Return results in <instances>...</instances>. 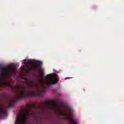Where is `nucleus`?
Here are the masks:
<instances>
[{
	"label": "nucleus",
	"instance_id": "f257e3e1",
	"mask_svg": "<svg viewBox=\"0 0 124 124\" xmlns=\"http://www.w3.org/2000/svg\"><path fill=\"white\" fill-rule=\"evenodd\" d=\"M40 105L37 107V106L34 104H31L29 103L24 108V111L23 113H22L21 112H19V115L16 118V124H24L26 123L28 117H31L32 115V111L31 110V108H34V109H37L38 107L41 108L42 111L44 112L46 111L47 108L50 109V110H53V111H56L58 110L60 115L62 116H66L70 120L72 124H76V119H73V114H74V110L72 108L70 107H67L66 110L68 112L69 114H66L62 111V109H60V107L58 105V103H40Z\"/></svg>",
	"mask_w": 124,
	"mask_h": 124
},
{
	"label": "nucleus",
	"instance_id": "f03ea898",
	"mask_svg": "<svg viewBox=\"0 0 124 124\" xmlns=\"http://www.w3.org/2000/svg\"><path fill=\"white\" fill-rule=\"evenodd\" d=\"M29 88L30 89L29 93H27V90L25 87H22L20 85H15V89L18 90L17 91V96L18 99H23L24 98H28L30 96H42V93L45 91V87H42L40 89H37L36 91L31 90L33 89L35 85L33 81H30V82L27 83Z\"/></svg>",
	"mask_w": 124,
	"mask_h": 124
},
{
	"label": "nucleus",
	"instance_id": "7ed1b4c3",
	"mask_svg": "<svg viewBox=\"0 0 124 124\" xmlns=\"http://www.w3.org/2000/svg\"><path fill=\"white\" fill-rule=\"evenodd\" d=\"M60 79V77L59 76L55 75V76H53L50 74L47 75L45 77L46 84L47 86H49L50 85H55V84H57L58 82H59V79Z\"/></svg>",
	"mask_w": 124,
	"mask_h": 124
},
{
	"label": "nucleus",
	"instance_id": "20e7f679",
	"mask_svg": "<svg viewBox=\"0 0 124 124\" xmlns=\"http://www.w3.org/2000/svg\"><path fill=\"white\" fill-rule=\"evenodd\" d=\"M42 66V62L36 61L33 62V65L31 67L32 69H35V70H40L41 79H43L44 77V69L41 68Z\"/></svg>",
	"mask_w": 124,
	"mask_h": 124
},
{
	"label": "nucleus",
	"instance_id": "39448f33",
	"mask_svg": "<svg viewBox=\"0 0 124 124\" xmlns=\"http://www.w3.org/2000/svg\"><path fill=\"white\" fill-rule=\"evenodd\" d=\"M5 114H6V110L0 108V119L2 116H4Z\"/></svg>",
	"mask_w": 124,
	"mask_h": 124
},
{
	"label": "nucleus",
	"instance_id": "423d86ee",
	"mask_svg": "<svg viewBox=\"0 0 124 124\" xmlns=\"http://www.w3.org/2000/svg\"><path fill=\"white\" fill-rule=\"evenodd\" d=\"M13 103H14V100H11L9 103L10 106H12L13 105Z\"/></svg>",
	"mask_w": 124,
	"mask_h": 124
},
{
	"label": "nucleus",
	"instance_id": "0eeeda50",
	"mask_svg": "<svg viewBox=\"0 0 124 124\" xmlns=\"http://www.w3.org/2000/svg\"><path fill=\"white\" fill-rule=\"evenodd\" d=\"M6 86H8V87H10V88H12V85L9 83H6Z\"/></svg>",
	"mask_w": 124,
	"mask_h": 124
},
{
	"label": "nucleus",
	"instance_id": "6e6552de",
	"mask_svg": "<svg viewBox=\"0 0 124 124\" xmlns=\"http://www.w3.org/2000/svg\"><path fill=\"white\" fill-rule=\"evenodd\" d=\"M26 62H27V59H25L22 61V62L23 63H24V64H26Z\"/></svg>",
	"mask_w": 124,
	"mask_h": 124
},
{
	"label": "nucleus",
	"instance_id": "1a4fd4ad",
	"mask_svg": "<svg viewBox=\"0 0 124 124\" xmlns=\"http://www.w3.org/2000/svg\"><path fill=\"white\" fill-rule=\"evenodd\" d=\"M31 71V69H27V72H30Z\"/></svg>",
	"mask_w": 124,
	"mask_h": 124
}]
</instances>
